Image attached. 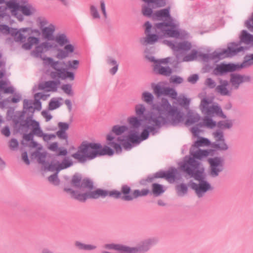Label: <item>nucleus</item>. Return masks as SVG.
I'll return each mask as SVG.
<instances>
[{"label":"nucleus","mask_w":253,"mask_h":253,"mask_svg":"<svg viewBox=\"0 0 253 253\" xmlns=\"http://www.w3.org/2000/svg\"><path fill=\"white\" fill-rule=\"evenodd\" d=\"M152 109L144 117L147 126L139 136L140 142L147 139L150 133L154 135L158 133L159 129L168 123L166 118L168 115L171 117L169 123L172 126H177L184 121V113L177 107H172L166 98H162L160 101L153 104Z\"/></svg>","instance_id":"nucleus-1"},{"label":"nucleus","mask_w":253,"mask_h":253,"mask_svg":"<svg viewBox=\"0 0 253 253\" xmlns=\"http://www.w3.org/2000/svg\"><path fill=\"white\" fill-rule=\"evenodd\" d=\"M211 150L198 149L195 152H191L193 158L190 157L187 161H184L180 165L181 169L189 175L191 177L199 181V183H191V188L194 190L197 197H203L209 191H212L213 187L205 180L204 169H199L200 163L195 159L202 160L208 156Z\"/></svg>","instance_id":"nucleus-2"},{"label":"nucleus","mask_w":253,"mask_h":253,"mask_svg":"<svg viewBox=\"0 0 253 253\" xmlns=\"http://www.w3.org/2000/svg\"><path fill=\"white\" fill-rule=\"evenodd\" d=\"M64 190L69 193L72 198L81 202H85L88 199H96L99 197L105 198L108 195L116 199H121L124 201H132V198L130 197L131 188L127 185H123L121 187V191L113 190L108 191L101 189H97L93 191L80 194L70 188L65 187Z\"/></svg>","instance_id":"nucleus-3"},{"label":"nucleus","mask_w":253,"mask_h":253,"mask_svg":"<svg viewBox=\"0 0 253 253\" xmlns=\"http://www.w3.org/2000/svg\"><path fill=\"white\" fill-rule=\"evenodd\" d=\"M168 18L167 22H161L154 25V29L160 30L164 36L168 37L178 38L179 32L175 30L177 25L173 22L172 18L170 16L169 8H165L156 11L152 15L153 20H159L160 18Z\"/></svg>","instance_id":"nucleus-4"},{"label":"nucleus","mask_w":253,"mask_h":253,"mask_svg":"<svg viewBox=\"0 0 253 253\" xmlns=\"http://www.w3.org/2000/svg\"><path fill=\"white\" fill-rule=\"evenodd\" d=\"M100 147V143L83 142L72 157L79 162L83 163L87 160H92L97 157V149Z\"/></svg>","instance_id":"nucleus-5"},{"label":"nucleus","mask_w":253,"mask_h":253,"mask_svg":"<svg viewBox=\"0 0 253 253\" xmlns=\"http://www.w3.org/2000/svg\"><path fill=\"white\" fill-rule=\"evenodd\" d=\"M44 60L47 61L48 65L54 70L50 73V77L56 80V79L66 80L69 79L70 81H73L75 79V75L73 72L67 71V68H62L61 66L65 64V62H60L59 61H54L51 57L44 58Z\"/></svg>","instance_id":"nucleus-6"},{"label":"nucleus","mask_w":253,"mask_h":253,"mask_svg":"<svg viewBox=\"0 0 253 253\" xmlns=\"http://www.w3.org/2000/svg\"><path fill=\"white\" fill-rule=\"evenodd\" d=\"M253 65V54H248L245 56L244 61L241 64L221 63L217 65L213 69L212 73L215 76H221L225 75L227 73L234 72Z\"/></svg>","instance_id":"nucleus-7"},{"label":"nucleus","mask_w":253,"mask_h":253,"mask_svg":"<svg viewBox=\"0 0 253 253\" xmlns=\"http://www.w3.org/2000/svg\"><path fill=\"white\" fill-rule=\"evenodd\" d=\"M240 44V42L238 43H231L227 49H224L221 52L214 51L211 54L201 53L199 54V56L204 61L207 62L209 60L221 59L230 56L235 55L239 52L244 51L246 49L243 46H238Z\"/></svg>","instance_id":"nucleus-8"},{"label":"nucleus","mask_w":253,"mask_h":253,"mask_svg":"<svg viewBox=\"0 0 253 253\" xmlns=\"http://www.w3.org/2000/svg\"><path fill=\"white\" fill-rule=\"evenodd\" d=\"M177 170L175 168L169 169L168 170L159 171L153 175H149L145 179L142 180V184H146V182L151 183L157 178H164L169 182H173L176 178Z\"/></svg>","instance_id":"nucleus-9"},{"label":"nucleus","mask_w":253,"mask_h":253,"mask_svg":"<svg viewBox=\"0 0 253 253\" xmlns=\"http://www.w3.org/2000/svg\"><path fill=\"white\" fill-rule=\"evenodd\" d=\"M71 185L74 188L79 189L82 191L86 190L85 192L92 191V190L93 189V182L88 178H84L82 179L81 175L79 174H74L71 180ZM78 191L79 193L82 194L78 190H75ZM83 193H82L83 194Z\"/></svg>","instance_id":"nucleus-10"},{"label":"nucleus","mask_w":253,"mask_h":253,"mask_svg":"<svg viewBox=\"0 0 253 253\" xmlns=\"http://www.w3.org/2000/svg\"><path fill=\"white\" fill-rule=\"evenodd\" d=\"M210 102L206 98L201 100L200 109L202 112L206 116L212 117L214 114L217 115L223 119L226 118V116L222 112L221 108L218 105H212L209 106Z\"/></svg>","instance_id":"nucleus-11"},{"label":"nucleus","mask_w":253,"mask_h":253,"mask_svg":"<svg viewBox=\"0 0 253 253\" xmlns=\"http://www.w3.org/2000/svg\"><path fill=\"white\" fill-rule=\"evenodd\" d=\"M210 165L209 174L213 178L219 176L224 169V160L220 157H215L208 159Z\"/></svg>","instance_id":"nucleus-12"},{"label":"nucleus","mask_w":253,"mask_h":253,"mask_svg":"<svg viewBox=\"0 0 253 253\" xmlns=\"http://www.w3.org/2000/svg\"><path fill=\"white\" fill-rule=\"evenodd\" d=\"M158 241V239L155 237L146 239L140 242L136 247H128V253H145Z\"/></svg>","instance_id":"nucleus-13"},{"label":"nucleus","mask_w":253,"mask_h":253,"mask_svg":"<svg viewBox=\"0 0 253 253\" xmlns=\"http://www.w3.org/2000/svg\"><path fill=\"white\" fill-rule=\"evenodd\" d=\"M212 136L215 141L211 143V146L215 150L226 151L228 149V146L225 142L223 132L220 129L212 133Z\"/></svg>","instance_id":"nucleus-14"},{"label":"nucleus","mask_w":253,"mask_h":253,"mask_svg":"<svg viewBox=\"0 0 253 253\" xmlns=\"http://www.w3.org/2000/svg\"><path fill=\"white\" fill-rule=\"evenodd\" d=\"M251 81V77L249 75L238 73H232L230 75V83L234 89H238L241 84L250 82Z\"/></svg>","instance_id":"nucleus-15"},{"label":"nucleus","mask_w":253,"mask_h":253,"mask_svg":"<svg viewBox=\"0 0 253 253\" xmlns=\"http://www.w3.org/2000/svg\"><path fill=\"white\" fill-rule=\"evenodd\" d=\"M144 25L146 28L145 32L147 35L145 38L140 40V42L143 45L154 44L158 40L159 36L156 34H150L152 25L149 21L146 22Z\"/></svg>","instance_id":"nucleus-16"},{"label":"nucleus","mask_w":253,"mask_h":253,"mask_svg":"<svg viewBox=\"0 0 253 253\" xmlns=\"http://www.w3.org/2000/svg\"><path fill=\"white\" fill-rule=\"evenodd\" d=\"M53 47V45L48 42H43L41 43L40 45L36 46L35 49L33 51V53L34 55L37 57H40L43 59L44 58H47L46 57H42V54L44 53L47 51H48L50 49ZM45 61V60H44ZM45 62L47 64V61H45Z\"/></svg>","instance_id":"nucleus-17"},{"label":"nucleus","mask_w":253,"mask_h":253,"mask_svg":"<svg viewBox=\"0 0 253 253\" xmlns=\"http://www.w3.org/2000/svg\"><path fill=\"white\" fill-rule=\"evenodd\" d=\"M165 42L169 45L173 50L179 51L180 50L188 51L191 48V44L188 42H183L174 44L172 42L165 41Z\"/></svg>","instance_id":"nucleus-18"},{"label":"nucleus","mask_w":253,"mask_h":253,"mask_svg":"<svg viewBox=\"0 0 253 253\" xmlns=\"http://www.w3.org/2000/svg\"><path fill=\"white\" fill-rule=\"evenodd\" d=\"M57 51L56 57L62 60L69 57L70 53L74 52V47L71 44H68L65 45L63 49H59Z\"/></svg>","instance_id":"nucleus-19"},{"label":"nucleus","mask_w":253,"mask_h":253,"mask_svg":"<svg viewBox=\"0 0 253 253\" xmlns=\"http://www.w3.org/2000/svg\"><path fill=\"white\" fill-rule=\"evenodd\" d=\"M127 130L128 127L126 126H114L112 127L111 132L107 135L106 139L108 141H111L115 138V137L112 135V133H115L116 135H120Z\"/></svg>","instance_id":"nucleus-20"},{"label":"nucleus","mask_w":253,"mask_h":253,"mask_svg":"<svg viewBox=\"0 0 253 253\" xmlns=\"http://www.w3.org/2000/svg\"><path fill=\"white\" fill-rule=\"evenodd\" d=\"M22 125L23 126L26 127L31 126L32 127L33 132L35 134H39L41 132L39 122L32 120L30 117L27 118L24 121V124Z\"/></svg>","instance_id":"nucleus-21"},{"label":"nucleus","mask_w":253,"mask_h":253,"mask_svg":"<svg viewBox=\"0 0 253 253\" xmlns=\"http://www.w3.org/2000/svg\"><path fill=\"white\" fill-rule=\"evenodd\" d=\"M219 83L220 84L217 85L215 88L216 91L221 95L230 96L231 94V91L227 88V86L229 85L228 81L220 79L219 80Z\"/></svg>","instance_id":"nucleus-22"},{"label":"nucleus","mask_w":253,"mask_h":253,"mask_svg":"<svg viewBox=\"0 0 253 253\" xmlns=\"http://www.w3.org/2000/svg\"><path fill=\"white\" fill-rule=\"evenodd\" d=\"M153 70L156 74L166 77L169 76L172 73V69L169 67H163L160 64H155Z\"/></svg>","instance_id":"nucleus-23"},{"label":"nucleus","mask_w":253,"mask_h":253,"mask_svg":"<svg viewBox=\"0 0 253 253\" xmlns=\"http://www.w3.org/2000/svg\"><path fill=\"white\" fill-rule=\"evenodd\" d=\"M187 118L185 122L186 126H189L196 123L199 122L201 119V117L198 113L189 110L187 113Z\"/></svg>","instance_id":"nucleus-24"},{"label":"nucleus","mask_w":253,"mask_h":253,"mask_svg":"<svg viewBox=\"0 0 253 253\" xmlns=\"http://www.w3.org/2000/svg\"><path fill=\"white\" fill-rule=\"evenodd\" d=\"M55 31V27L53 25H50L48 27H44L42 30V36L43 39L48 41H54L53 33Z\"/></svg>","instance_id":"nucleus-25"},{"label":"nucleus","mask_w":253,"mask_h":253,"mask_svg":"<svg viewBox=\"0 0 253 253\" xmlns=\"http://www.w3.org/2000/svg\"><path fill=\"white\" fill-rule=\"evenodd\" d=\"M107 64L110 66H112L109 70V73L112 75H114L117 72L119 68V63L115 58L111 56H108L106 59Z\"/></svg>","instance_id":"nucleus-26"},{"label":"nucleus","mask_w":253,"mask_h":253,"mask_svg":"<svg viewBox=\"0 0 253 253\" xmlns=\"http://www.w3.org/2000/svg\"><path fill=\"white\" fill-rule=\"evenodd\" d=\"M57 80V81H49L45 82L42 85V88H47V90L48 91H56L58 85L60 84V82L59 79Z\"/></svg>","instance_id":"nucleus-27"},{"label":"nucleus","mask_w":253,"mask_h":253,"mask_svg":"<svg viewBox=\"0 0 253 253\" xmlns=\"http://www.w3.org/2000/svg\"><path fill=\"white\" fill-rule=\"evenodd\" d=\"M104 248L108 250L118 251L121 253H128V246L121 244H108L105 245Z\"/></svg>","instance_id":"nucleus-28"},{"label":"nucleus","mask_w":253,"mask_h":253,"mask_svg":"<svg viewBox=\"0 0 253 253\" xmlns=\"http://www.w3.org/2000/svg\"><path fill=\"white\" fill-rule=\"evenodd\" d=\"M143 120L141 118L132 116L127 119V122L130 126L133 129H138L141 126Z\"/></svg>","instance_id":"nucleus-29"},{"label":"nucleus","mask_w":253,"mask_h":253,"mask_svg":"<svg viewBox=\"0 0 253 253\" xmlns=\"http://www.w3.org/2000/svg\"><path fill=\"white\" fill-rule=\"evenodd\" d=\"M202 123L198 124V126L201 127L203 126H206L208 128H212L216 126V122L213 121L211 117L206 116L204 119Z\"/></svg>","instance_id":"nucleus-30"},{"label":"nucleus","mask_w":253,"mask_h":253,"mask_svg":"<svg viewBox=\"0 0 253 253\" xmlns=\"http://www.w3.org/2000/svg\"><path fill=\"white\" fill-rule=\"evenodd\" d=\"M39 39L38 38L34 37H29L27 39V42H25L22 44V48L26 49L29 50L32 48V46L34 44H38L39 42Z\"/></svg>","instance_id":"nucleus-31"},{"label":"nucleus","mask_w":253,"mask_h":253,"mask_svg":"<svg viewBox=\"0 0 253 253\" xmlns=\"http://www.w3.org/2000/svg\"><path fill=\"white\" fill-rule=\"evenodd\" d=\"M151 187L152 193L155 197L160 196L165 191L163 186L158 183H153Z\"/></svg>","instance_id":"nucleus-32"},{"label":"nucleus","mask_w":253,"mask_h":253,"mask_svg":"<svg viewBox=\"0 0 253 253\" xmlns=\"http://www.w3.org/2000/svg\"><path fill=\"white\" fill-rule=\"evenodd\" d=\"M114 151L107 146L102 147L100 144V147L97 149V156L108 155L112 156L114 154Z\"/></svg>","instance_id":"nucleus-33"},{"label":"nucleus","mask_w":253,"mask_h":253,"mask_svg":"<svg viewBox=\"0 0 253 253\" xmlns=\"http://www.w3.org/2000/svg\"><path fill=\"white\" fill-rule=\"evenodd\" d=\"M240 42L246 44H250L253 42V35L248 33L246 31L243 30L240 37Z\"/></svg>","instance_id":"nucleus-34"},{"label":"nucleus","mask_w":253,"mask_h":253,"mask_svg":"<svg viewBox=\"0 0 253 253\" xmlns=\"http://www.w3.org/2000/svg\"><path fill=\"white\" fill-rule=\"evenodd\" d=\"M149 190L147 189H143L141 190H134L132 194H130V197L132 198V201L136 199L139 197L145 196L147 195L150 193Z\"/></svg>","instance_id":"nucleus-35"},{"label":"nucleus","mask_w":253,"mask_h":253,"mask_svg":"<svg viewBox=\"0 0 253 253\" xmlns=\"http://www.w3.org/2000/svg\"><path fill=\"white\" fill-rule=\"evenodd\" d=\"M134 111L136 116L139 118H142L144 117L146 108L144 104H138L135 105Z\"/></svg>","instance_id":"nucleus-36"},{"label":"nucleus","mask_w":253,"mask_h":253,"mask_svg":"<svg viewBox=\"0 0 253 253\" xmlns=\"http://www.w3.org/2000/svg\"><path fill=\"white\" fill-rule=\"evenodd\" d=\"M154 99V96L150 92L145 91L142 93V100L148 105H151L153 103Z\"/></svg>","instance_id":"nucleus-37"},{"label":"nucleus","mask_w":253,"mask_h":253,"mask_svg":"<svg viewBox=\"0 0 253 253\" xmlns=\"http://www.w3.org/2000/svg\"><path fill=\"white\" fill-rule=\"evenodd\" d=\"M54 40L60 46H63L66 43H69V41L65 34L58 35L54 38Z\"/></svg>","instance_id":"nucleus-38"},{"label":"nucleus","mask_w":253,"mask_h":253,"mask_svg":"<svg viewBox=\"0 0 253 253\" xmlns=\"http://www.w3.org/2000/svg\"><path fill=\"white\" fill-rule=\"evenodd\" d=\"M211 144V142L208 139L201 137L199 140H197L194 142L192 146L193 147L199 148L201 146H209Z\"/></svg>","instance_id":"nucleus-39"},{"label":"nucleus","mask_w":253,"mask_h":253,"mask_svg":"<svg viewBox=\"0 0 253 253\" xmlns=\"http://www.w3.org/2000/svg\"><path fill=\"white\" fill-rule=\"evenodd\" d=\"M176 192L179 196H183L187 194L188 191V188L186 184L181 183L177 185L175 187Z\"/></svg>","instance_id":"nucleus-40"},{"label":"nucleus","mask_w":253,"mask_h":253,"mask_svg":"<svg viewBox=\"0 0 253 253\" xmlns=\"http://www.w3.org/2000/svg\"><path fill=\"white\" fill-rule=\"evenodd\" d=\"M6 6L11 10V13L15 12V11L19 10L20 5L17 2L16 0H10L5 2Z\"/></svg>","instance_id":"nucleus-41"},{"label":"nucleus","mask_w":253,"mask_h":253,"mask_svg":"<svg viewBox=\"0 0 253 253\" xmlns=\"http://www.w3.org/2000/svg\"><path fill=\"white\" fill-rule=\"evenodd\" d=\"M233 123L231 120L220 121L217 124V126L220 129H229L232 127Z\"/></svg>","instance_id":"nucleus-42"},{"label":"nucleus","mask_w":253,"mask_h":253,"mask_svg":"<svg viewBox=\"0 0 253 253\" xmlns=\"http://www.w3.org/2000/svg\"><path fill=\"white\" fill-rule=\"evenodd\" d=\"M164 91V95L168 96L173 99H177V93L174 88L167 87L166 89H165Z\"/></svg>","instance_id":"nucleus-43"},{"label":"nucleus","mask_w":253,"mask_h":253,"mask_svg":"<svg viewBox=\"0 0 253 253\" xmlns=\"http://www.w3.org/2000/svg\"><path fill=\"white\" fill-rule=\"evenodd\" d=\"M57 163L58 165V171H59L62 169L71 167L73 165L72 162L67 158H65L61 163L59 162H57Z\"/></svg>","instance_id":"nucleus-44"},{"label":"nucleus","mask_w":253,"mask_h":253,"mask_svg":"<svg viewBox=\"0 0 253 253\" xmlns=\"http://www.w3.org/2000/svg\"><path fill=\"white\" fill-rule=\"evenodd\" d=\"M117 140L122 143L123 147L126 150H130L132 147L131 143L127 139L125 140L124 137H118Z\"/></svg>","instance_id":"nucleus-45"},{"label":"nucleus","mask_w":253,"mask_h":253,"mask_svg":"<svg viewBox=\"0 0 253 253\" xmlns=\"http://www.w3.org/2000/svg\"><path fill=\"white\" fill-rule=\"evenodd\" d=\"M64 65L68 69L76 70L78 68L79 61L78 60H69Z\"/></svg>","instance_id":"nucleus-46"},{"label":"nucleus","mask_w":253,"mask_h":253,"mask_svg":"<svg viewBox=\"0 0 253 253\" xmlns=\"http://www.w3.org/2000/svg\"><path fill=\"white\" fill-rule=\"evenodd\" d=\"M166 88L167 87H162L158 84L153 87L154 93L158 97L163 95H164V90L166 89Z\"/></svg>","instance_id":"nucleus-47"},{"label":"nucleus","mask_w":253,"mask_h":253,"mask_svg":"<svg viewBox=\"0 0 253 253\" xmlns=\"http://www.w3.org/2000/svg\"><path fill=\"white\" fill-rule=\"evenodd\" d=\"M197 54L198 51L196 50H193L190 54L184 56L183 61L186 62L193 61L196 59Z\"/></svg>","instance_id":"nucleus-48"},{"label":"nucleus","mask_w":253,"mask_h":253,"mask_svg":"<svg viewBox=\"0 0 253 253\" xmlns=\"http://www.w3.org/2000/svg\"><path fill=\"white\" fill-rule=\"evenodd\" d=\"M127 139L131 143L138 144L140 142L139 136L136 133H131L126 136Z\"/></svg>","instance_id":"nucleus-49"},{"label":"nucleus","mask_w":253,"mask_h":253,"mask_svg":"<svg viewBox=\"0 0 253 253\" xmlns=\"http://www.w3.org/2000/svg\"><path fill=\"white\" fill-rule=\"evenodd\" d=\"M90 14L93 19L100 18V16L97 7L93 5L90 6Z\"/></svg>","instance_id":"nucleus-50"},{"label":"nucleus","mask_w":253,"mask_h":253,"mask_svg":"<svg viewBox=\"0 0 253 253\" xmlns=\"http://www.w3.org/2000/svg\"><path fill=\"white\" fill-rule=\"evenodd\" d=\"M147 3H154L157 7H163L166 5V2L165 0H143Z\"/></svg>","instance_id":"nucleus-51"},{"label":"nucleus","mask_w":253,"mask_h":253,"mask_svg":"<svg viewBox=\"0 0 253 253\" xmlns=\"http://www.w3.org/2000/svg\"><path fill=\"white\" fill-rule=\"evenodd\" d=\"M48 180L51 183L54 185H58L60 183V180L58 178V173H55L49 176L48 177Z\"/></svg>","instance_id":"nucleus-52"},{"label":"nucleus","mask_w":253,"mask_h":253,"mask_svg":"<svg viewBox=\"0 0 253 253\" xmlns=\"http://www.w3.org/2000/svg\"><path fill=\"white\" fill-rule=\"evenodd\" d=\"M19 10L23 14L26 16H30L32 14L30 7L26 5H20Z\"/></svg>","instance_id":"nucleus-53"},{"label":"nucleus","mask_w":253,"mask_h":253,"mask_svg":"<svg viewBox=\"0 0 253 253\" xmlns=\"http://www.w3.org/2000/svg\"><path fill=\"white\" fill-rule=\"evenodd\" d=\"M58 165L57 162L55 163H51L48 166H45V169H47V170L51 171H56L55 173H58V172H59V171H58Z\"/></svg>","instance_id":"nucleus-54"},{"label":"nucleus","mask_w":253,"mask_h":253,"mask_svg":"<svg viewBox=\"0 0 253 253\" xmlns=\"http://www.w3.org/2000/svg\"><path fill=\"white\" fill-rule=\"evenodd\" d=\"M61 89L63 90V91L69 95H73V92L72 90V86L70 84H63Z\"/></svg>","instance_id":"nucleus-55"},{"label":"nucleus","mask_w":253,"mask_h":253,"mask_svg":"<svg viewBox=\"0 0 253 253\" xmlns=\"http://www.w3.org/2000/svg\"><path fill=\"white\" fill-rule=\"evenodd\" d=\"M36 156L38 158V161L40 164H41L44 166H45V157L46 155L43 153L37 152Z\"/></svg>","instance_id":"nucleus-56"},{"label":"nucleus","mask_w":253,"mask_h":253,"mask_svg":"<svg viewBox=\"0 0 253 253\" xmlns=\"http://www.w3.org/2000/svg\"><path fill=\"white\" fill-rule=\"evenodd\" d=\"M142 12L143 15L149 17H150L153 15H152L153 10H152V8H151L148 6H143L142 9Z\"/></svg>","instance_id":"nucleus-57"},{"label":"nucleus","mask_w":253,"mask_h":253,"mask_svg":"<svg viewBox=\"0 0 253 253\" xmlns=\"http://www.w3.org/2000/svg\"><path fill=\"white\" fill-rule=\"evenodd\" d=\"M177 101L179 104L182 106H188L190 103V100L184 96L183 97H179L177 98Z\"/></svg>","instance_id":"nucleus-58"},{"label":"nucleus","mask_w":253,"mask_h":253,"mask_svg":"<svg viewBox=\"0 0 253 253\" xmlns=\"http://www.w3.org/2000/svg\"><path fill=\"white\" fill-rule=\"evenodd\" d=\"M41 132L40 133V134H35V135H36L38 137H42L43 139L45 141H48L54 137V136L53 135L43 133L41 129Z\"/></svg>","instance_id":"nucleus-59"},{"label":"nucleus","mask_w":253,"mask_h":253,"mask_svg":"<svg viewBox=\"0 0 253 253\" xmlns=\"http://www.w3.org/2000/svg\"><path fill=\"white\" fill-rule=\"evenodd\" d=\"M33 102L32 100L24 99L23 101V108L25 109L31 111L33 110Z\"/></svg>","instance_id":"nucleus-60"},{"label":"nucleus","mask_w":253,"mask_h":253,"mask_svg":"<svg viewBox=\"0 0 253 253\" xmlns=\"http://www.w3.org/2000/svg\"><path fill=\"white\" fill-rule=\"evenodd\" d=\"M108 144L109 145L113 147L117 153H120L122 152V149L120 144L112 141H110Z\"/></svg>","instance_id":"nucleus-61"},{"label":"nucleus","mask_w":253,"mask_h":253,"mask_svg":"<svg viewBox=\"0 0 253 253\" xmlns=\"http://www.w3.org/2000/svg\"><path fill=\"white\" fill-rule=\"evenodd\" d=\"M59 106V102L57 100H51L49 103V109L51 110H54Z\"/></svg>","instance_id":"nucleus-62"},{"label":"nucleus","mask_w":253,"mask_h":253,"mask_svg":"<svg viewBox=\"0 0 253 253\" xmlns=\"http://www.w3.org/2000/svg\"><path fill=\"white\" fill-rule=\"evenodd\" d=\"M206 85L210 88H213L216 86V83L211 78H208L205 81Z\"/></svg>","instance_id":"nucleus-63"},{"label":"nucleus","mask_w":253,"mask_h":253,"mask_svg":"<svg viewBox=\"0 0 253 253\" xmlns=\"http://www.w3.org/2000/svg\"><path fill=\"white\" fill-rule=\"evenodd\" d=\"M246 26L249 30L253 32V13L251 18L246 22Z\"/></svg>","instance_id":"nucleus-64"}]
</instances>
